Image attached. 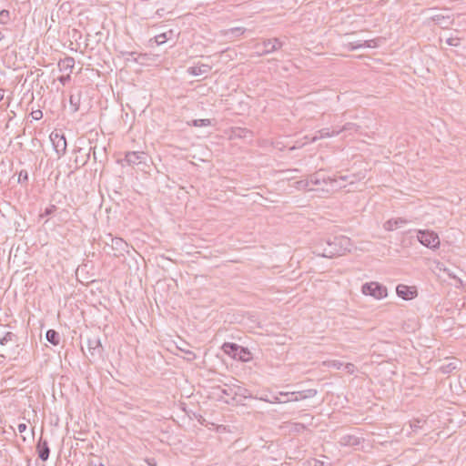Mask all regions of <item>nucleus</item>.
Here are the masks:
<instances>
[{"instance_id":"nucleus-6","label":"nucleus","mask_w":466,"mask_h":466,"mask_svg":"<svg viewBox=\"0 0 466 466\" xmlns=\"http://www.w3.org/2000/svg\"><path fill=\"white\" fill-rule=\"evenodd\" d=\"M50 139L58 157H60L66 151V140L65 136L59 133H52L50 135Z\"/></svg>"},{"instance_id":"nucleus-4","label":"nucleus","mask_w":466,"mask_h":466,"mask_svg":"<svg viewBox=\"0 0 466 466\" xmlns=\"http://www.w3.org/2000/svg\"><path fill=\"white\" fill-rule=\"evenodd\" d=\"M418 240L423 246L436 249L440 247V238L437 233L431 230H418Z\"/></svg>"},{"instance_id":"nucleus-49","label":"nucleus","mask_w":466,"mask_h":466,"mask_svg":"<svg viewBox=\"0 0 466 466\" xmlns=\"http://www.w3.org/2000/svg\"><path fill=\"white\" fill-rule=\"evenodd\" d=\"M0 356L1 357H5V350L0 349Z\"/></svg>"},{"instance_id":"nucleus-37","label":"nucleus","mask_w":466,"mask_h":466,"mask_svg":"<svg viewBox=\"0 0 466 466\" xmlns=\"http://www.w3.org/2000/svg\"><path fill=\"white\" fill-rule=\"evenodd\" d=\"M70 104L71 106H73V111L76 112L78 110V105H77V101H75V97L73 96H70Z\"/></svg>"},{"instance_id":"nucleus-13","label":"nucleus","mask_w":466,"mask_h":466,"mask_svg":"<svg viewBox=\"0 0 466 466\" xmlns=\"http://www.w3.org/2000/svg\"><path fill=\"white\" fill-rule=\"evenodd\" d=\"M431 20H432L436 25H439L442 28L448 27L451 23L452 19L450 15L444 14H435L431 15Z\"/></svg>"},{"instance_id":"nucleus-24","label":"nucleus","mask_w":466,"mask_h":466,"mask_svg":"<svg viewBox=\"0 0 466 466\" xmlns=\"http://www.w3.org/2000/svg\"><path fill=\"white\" fill-rule=\"evenodd\" d=\"M123 57H125L126 61H133L138 62V58L145 56V55H137L136 52H121Z\"/></svg>"},{"instance_id":"nucleus-10","label":"nucleus","mask_w":466,"mask_h":466,"mask_svg":"<svg viewBox=\"0 0 466 466\" xmlns=\"http://www.w3.org/2000/svg\"><path fill=\"white\" fill-rule=\"evenodd\" d=\"M378 41H379V39L348 42V43L344 44V46L347 50H350V51L363 48V47L373 48V47L378 46Z\"/></svg>"},{"instance_id":"nucleus-39","label":"nucleus","mask_w":466,"mask_h":466,"mask_svg":"<svg viewBox=\"0 0 466 466\" xmlns=\"http://www.w3.org/2000/svg\"><path fill=\"white\" fill-rule=\"evenodd\" d=\"M28 179V175H27V172L25 171V170H22L20 173H19V181H25Z\"/></svg>"},{"instance_id":"nucleus-33","label":"nucleus","mask_w":466,"mask_h":466,"mask_svg":"<svg viewBox=\"0 0 466 466\" xmlns=\"http://www.w3.org/2000/svg\"><path fill=\"white\" fill-rule=\"evenodd\" d=\"M460 41L461 39L459 37H450L446 42L449 46H458L460 45Z\"/></svg>"},{"instance_id":"nucleus-3","label":"nucleus","mask_w":466,"mask_h":466,"mask_svg":"<svg viewBox=\"0 0 466 466\" xmlns=\"http://www.w3.org/2000/svg\"><path fill=\"white\" fill-rule=\"evenodd\" d=\"M361 291L365 296H371L376 299H382L388 296L387 288L375 281L364 283Z\"/></svg>"},{"instance_id":"nucleus-52","label":"nucleus","mask_w":466,"mask_h":466,"mask_svg":"<svg viewBox=\"0 0 466 466\" xmlns=\"http://www.w3.org/2000/svg\"><path fill=\"white\" fill-rule=\"evenodd\" d=\"M287 399H294L295 396H287Z\"/></svg>"},{"instance_id":"nucleus-40","label":"nucleus","mask_w":466,"mask_h":466,"mask_svg":"<svg viewBox=\"0 0 466 466\" xmlns=\"http://www.w3.org/2000/svg\"><path fill=\"white\" fill-rule=\"evenodd\" d=\"M305 429V426L301 423H294V431L299 432Z\"/></svg>"},{"instance_id":"nucleus-34","label":"nucleus","mask_w":466,"mask_h":466,"mask_svg":"<svg viewBox=\"0 0 466 466\" xmlns=\"http://www.w3.org/2000/svg\"><path fill=\"white\" fill-rule=\"evenodd\" d=\"M455 369H456V366L454 365V363H451V362L441 367V370L444 373H449V372L452 371Z\"/></svg>"},{"instance_id":"nucleus-53","label":"nucleus","mask_w":466,"mask_h":466,"mask_svg":"<svg viewBox=\"0 0 466 466\" xmlns=\"http://www.w3.org/2000/svg\"><path fill=\"white\" fill-rule=\"evenodd\" d=\"M338 187H344V186H343V185H341V184H339V185H338Z\"/></svg>"},{"instance_id":"nucleus-23","label":"nucleus","mask_w":466,"mask_h":466,"mask_svg":"<svg viewBox=\"0 0 466 466\" xmlns=\"http://www.w3.org/2000/svg\"><path fill=\"white\" fill-rule=\"evenodd\" d=\"M46 339L53 345H58L60 341L59 334L54 329H48L46 334Z\"/></svg>"},{"instance_id":"nucleus-44","label":"nucleus","mask_w":466,"mask_h":466,"mask_svg":"<svg viewBox=\"0 0 466 466\" xmlns=\"http://www.w3.org/2000/svg\"><path fill=\"white\" fill-rule=\"evenodd\" d=\"M259 400H263V401H266V402H268L270 403V400H272V397L271 398H268L267 396L265 397H260Z\"/></svg>"},{"instance_id":"nucleus-41","label":"nucleus","mask_w":466,"mask_h":466,"mask_svg":"<svg viewBox=\"0 0 466 466\" xmlns=\"http://www.w3.org/2000/svg\"><path fill=\"white\" fill-rule=\"evenodd\" d=\"M185 353L187 355V360H195L196 359V354L193 351L187 350V351H185Z\"/></svg>"},{"instance_id":"nucleus-2","label":"nucleus","mask_w":466,"mask_h":466,"mask_svg":"<svg viewBox=\"0 0 466 466\" xmlns=\"http://www.w3.org/2000/svg\"><path fill=\"white\" fill-rule=\"evenodd\" d=\"M354 176H339L336 177H323L319 172L314 173L309 176V181L310 185L321 186L323 184L328 185L330 184L333 187V184H337L339 181L345 182L349 181L350 184L353 183Z\"/></svg>"},{"instance_id":"nucleus-15","label":"nucleus","mask_w":466,"mask_h":466,"mask_svg":"<svg viewBox=\"0 0 466 466\" xmlns=\"http://www.w3.org/2000/svg\"><path fill=\"white\" fill-rule=\"evenodd\" d=\"M75 66V59L70 56H66L58 62L59 70L63 73L71 74Z\"/></svg>"},{"instance_id":"nucleus-36","label":"nucleus","mask_w":466,"mask_h":466,"mask_svg":"<svg viewBox=\"0 0 466 466\" xmlns=\"http://www.w3.org/2000/svg\"><path fill=\"white\" fill-rule=\"evenodd\" d=\"M59 82H61L63 85H66V82H68L70 80V74L68 73H66V75L64 76H61L59 78H58Z\"/></svg>"},{"instance_id":"nucleus-50","label":"nucleus","mask_w":466,"mask_h":466,"mask_svg":"<svg viewBox=\"0 0 466 466\" xmlns=\"http://www.w3.org/2000/svg\"><path fill=\"white\" fill-rule=\"evenodd\" d=\"M240 356H245V357H248L249 359V352L248 351V354L240 353Z\"/></svg>"},{"instance_id":"nucleus-1","label":"nucleus","mask_w":466,"mask_h":466,"mask_svg":"<svg viewBox=\"0 0 466 466\" xmlns=\"http://www.w3.org/2000/svg\"><path fill=\"white\" fill-rule=\"evenodd\" d=\"M351 241L345 236H335L326 239H317L313 244V252L324 258L342 256L351 249Z\"/></svg>"},{"instance_id":"nucleus-31","label":"nucleus","mask_w":466,"mask_h":466,"mask_svg":"<svg viewBox=\"0 0 466 466\" xmlns=\"http://www.w3.org/2000/svg\"><path fill=\"white\" fill-rule=\"evenodd\" d=\"M167 40V37L165 33L155 36V42L157 46L164 44Z\"/></svg>"},{"instance_id":"nucleus-54","label":"nucleus","mask_w":466,"mask_h":466,"mask_svg":"<svg viewBox=\"0 0 466 466\" xmlns=\"http://www.w3.org/2000/svg\"><path fill=\"white\" fill-rule=\"evenodd\" d=\"M148 464H149L150 466H156V464H153V463H150V462H149Z\"/></svg>"},{"instance_id":"nucleus-27","label":"nucleus","mask_w":466,"mask_h":466,"mask_svg":"<svg viewBox=\"0 0 466 466\" xmlns=\"http://www.w3.org/2000/svg\"><path fill=\"white\" fill-rule=\"evenodd\" d=\"M192 125L197 127H208L211 125L210 119H195L192 121Z\"/></svg>"},{"instance_id":"nucleus-22","label":"nucleus","mask_w":466,"mask_h":466,"mask_svg":"<svg viewBox=\"0 0 466 466\" xmlns=\"http://www.w3.org/2000/svg\"><path fill=\"white\" fill-rule=\"evenodd\" d=\"M15 335L10 331L4 332L0 334V347H4L8 345L9 343H15Z\"/></svg>"},{"instance_id":"nucleus-32","label":"nucleus","mask_w":466,"mask_h":466,"mask_svg":"<svg viewBox=\"0 0 466 466\" xmlns=\"http://www.w3.org/2000/svg\"><path fill=\"white\" fill-rule=\"evenodd\" d=\"M343 369L349 374H353L356 370V367L352 363L343 364Z\"/></svg>"},{"instance_id":"nucleus-43","label":"nucleus","mask_w":466,"mask_h":466,"mask_svg":"<svg viewBox=\"0 0 466 466\" xmlns=\"http://www.w3.org/2000/svg\"><path fill=\"white\" fill-rule=\"evenodd\" d=\"M410 427H411V428H413V429H414V431H416L418 428H420V420H418V421H416V422L412 423V424L410 425Z\"/></svg>"},{"instance_id":"nucleus-47","label":"nucleus","mask_w":466,"mask_h":466,"mask_svg":"<svg viewBox=\"0 0 466 466\" xmlns=\"http://www.w3.org/2000/svg\"><path fill=\"white\" fill-rule=\"evenodd\" d=\"M5 15H8V12H7V11H2V12L0 13V16L5 17Z\"/></svg>"},{"instance_id":"nucleus-8","label":"nucleus","mask_w":466,"mask_h":466,"mask_svg":"<svg viewBox=\"0 0 466 466\" xmlns=\"http://www.w3.org/2000/svg\"><path fill=\"white\" fill-rule=\"evenodd\" d=\"M147 155L143 151H130L126 154L125 160L128 165L146 163Z\"/></svg>"},{"instance_id":"nucleus-46","label":"nucleus","mask_w":466,"mask_h":466,"mask_svg":"<svg viewBox=\"0 0 466 466\" xmlns=\"http://www.w3.org/2000/svg\"><path fill=\"white\" fill-rule=\"evenodd\" d=\"M5 96V91L3 89H0V102L4 99Z\"/></svg>"},{"instance_id":"nucleus-35","label":"nucleus","mask_w":466,"mask_h":466,"mask_svg":"<svg viewBox=\"0 0 466 466\" xmlns=\"http://www.w3.org/2000/svg\"><path fill=\"white\" fill-rule=\"evenodd\" d=\"M248 134H250V132L241 128H238L235 131V135L239 137H246Z\"/></svg>"},{"instance_id":"nucleus-26","label":"nucleus","mask_w":466,"mask_h":466,"mask_svg":"<svg viewBox=\"0 0 466 466\" xmlns=\"http://www.w3.org/2000/svg\"><path fill=\"white\" fill-rule=\"evenodd\" d=\"M323 365L329 368H333L336 370H340L343 368V363L339 360H327L323 361Z\"/></svg>"},{"instance_id":"nucleus-45","label":"nucleus","mask_w":466,"mask_h":466,"mask_svg":"<svg viewBox=\"0 0 466 466\" xmlns=\"http://www.w3.org/2000/svg\"><path fill=\"white\" fill-rule=\"evenodd\" d=\"M314 466H327V465L322 461H315Z\"/></svg>"},{"instance_id":"nucleus-51","label":"nucleus","mask_w":466,"mask_h":466,"mask_svg":"<svg viewBox=\"0 0 466 466\" xmlns=\"http://www.w3.org/2000/svg\"><path fill=\"white\" fill-rule=\"evenodd\" d=\"M4 38V34L0 31V41Z\"/></svg>"},{"instance_id":"nucleus-18","label":"nucleus","mask_w":466,"mask_h":466,"mask_svg":"<svg viewBox=\"0 0 466 466\" xmlns=\"http://www.w3.org/2000/svg\"><path fill=\"white\" fill-rule=\"evenodd\" d=\"M37 451H38V457L43 461H46L49 457V447L46 441H43L40 439L38 444H37Z\"/></svg>"},{"instance_id":"nucleus-5","label":"nucleus","mask_w":466,"mask_h":466,"mask_svg":"<svg viewBox=\"0 0 466 466\" xmlns=\"http://www.w3.org/2000/svg\"><path fill=\"white\" fill-rule=\"evenodd\" d=\"M223 351L233 359L248 361V358L240 356V353L248 354V350L235 343L226 342L222 346Z\"/></svg>"},{"instance_id":"nucleus-29","label":"nucleus","mask_w":466,"mask_h":466,"mask_svg":"<svg viewBox=\"0 0 466 466\" xmlns=\"http://www.w3.org/2000/svg\"><path fill=\"white\" fill-rule=\"evenodd\" d=\"M309 185L310 184L309 179L299 180L296 182V187L298 189H306L309 187Z\"/></svg>"},{"instance_id":"nucleus-12","label":"nucleus","mask_w":466,"mask_h":466,"mask_svg":"<svg viewBox=\"0 0 466 466\" xmlns=\"http://www.w3.org/2000/svg\"><path fill=\"white\" fill-rule=\"evenodd\" d=\"M263 50L259 52V55L269 54L282 46V43L278 38L268 39L262 43Z\"/></svg>"},{"instance_id":"nucleus-14","label":"nucleus","mask_w":466,"mask_h":466,"mask_svg":"<svg viewBox=\"0 0 466 466\" xmlns=\"http://www.w3.org/2000/svg\"><path fill=\"white\" fill-rule=\"evenodd\" d=\"M210 70V66L206 64H198L188 67L187 72L194 76H199L202 75H207L208 73H209Z\"/></svg>"},{"instance_id":"nucleus-28","label":"nucleus","mask_w":466,"mask_h":466,"mask_svg":"<svg viewBox=\"0 0 466 466\" xmlns=\"http://www.w3.org/2000/svg\"><path fill=\"white\" fill-rule=\"evenodd\" d=\"M358 127L353 123H347L345 124L340 129H338V131L344 132V131H357Z\"/></svg>"},{"instance_id":"nucleus-11","label":"nucleus","mask_w":466,"mask_h":466,"mask_svg":"<svg viewBox=\"0 0 466 466\" xmlns=\"http://www.w3.org/2000/svg\"><path fill=\"white\" fill-rule=\"evenodd\" d=\"M396 293L400 298H401L405 300L412 299L417 296V291H416L415 288L409 287L404 284H399L397 286Z\"/></svg>"},{"instance_id":"nucleus-38","label":"nucleus","mask_w":466,"mask_h":466,"mask_svg":"<svg viewBox=\"0 0 466 466\" xmlns=\"http://www.w3.org/2000/svg\"><path fill=\"white\" fill-rule=\"evenodd\" d=\"M32 116H33L34 119L39 120L40 118H42L43 113L40 110L33 111L32 112Z\"/></svg>"},{"instance_id":"nucleus-19","label":"nucleus","mask_w":466,"mask_h":466,"mask_svg":"<svg viewBox=\"0 0 466 466\" xmlns=\"http://www.w3.org/2000/svg\"><path fill=\"white\" fill-rule=\"evenodd\" d=\"M224 389H222V392L234 399L236 395H240L242 388L240 386H238L236 384H225Z\"/></svg>"},{"instance_id":"nucleus-17","label":"nucleus","mask_w":466,"mask_h":466,"mask_svg":"<svg viewBox=\"0 0 466 466\" xmlns=\"http://www.w3.org/2000/svg\"><path fill=\"white\" fill-rule=\"evenodd\" d=\"M339 134H340V131H338V130H332V131H329V128H323V129H320L317 132V135L314 136L312 138H311V142H315L319 139H322V138H327V137H335V136H338Z\"/></svg>"},{"instance_id":"nucleus-20","label":"nucleus","mask_w":466,"mask_h":466,"mask_svg":"<svg viewBox=\"0 0 466 466\" xmlns=\"http://www.w3.org/2000/svg\"><path fill=\"white\" fill-rule=\"evenodd\" d=\"M111 246L114 249H116L119 253L127 251V243L120 238H111Z\"/></svg>"},{"instance_id":"nucleus-30","label":"nucleus","mask_w":466,"mask_h":466,"mask_svg":"<svg viewBox=\"0 0 466 466\" xmlns=\"http://www.w3.org/2000/svg\"><path fill=\"white\" fill-rule=\"evenodd\" d=\"M285 395H279V392L277 395L272 396V400H270V403H286L289 400H282L281 397H284Z\"/></svg>"},{"instance_id":"nucleus-16","label":"nucleus","mask_w":466,"mask_h":466,"mask_svg":"<svg viewBox=\"0 0 466 466\" xmlns=\"http://www.w3.org/2000/svg\"><path fill=\"white\" fill-rule=\"evenodd\" d=\"M405 224H407L406 219H403L401 218H391L384 223L383 228L385 230L392 231L402 227Z\"/></svg>"},{"instance_id":"nucleus-9","label":"nucleus","mask_w":466,"mask_h":466,"mask_svg":"<svg viewBox=\"0 0 466 466\" xmlns=\"http://www.w3.org/2000/svg\"><path fill=\"white\" fill-rule=\"evenodd\" d=\"M87 349L91 357H99L102 352V344L99 337L93 336L87 339Z\"/></svg>"},{"instance_id":"nucleus-21","label":"nucleus","mask_w":466,"mask_h":466,"mask_svg":"<svg viewBox=\"0 0 466 466\" xmlns=\"http://www.w3.org/2000/svg\"><path fill=\"white\" fill-rule=\"evenodd\" d=\"M339 442L341 446H356L360 443V440L353 435H345L339 439Z\"/></svg>"},{"instance_id":"nucleus-25","label":"nucleus","mask_w":466,"mask_h":466,"mask_svg":"<svg viewBox=\"0 0 466 466\" xmlns=\"http://www.w3.org/2000/svg\"><path fill=\"white\" fill-rule=\"evenodd\" d=\"M246 29L243 27H233L228 30H226L223 32V35L228 36L229 35H240L245 33Z\"/></svg>"},{"instance_id":"nucleus-48","label":"nucleus","mask_w":466,"mask_h":466,"mask_svg":"<svg viewBox=\"0 0 466 466\" xmlns=\"http://www.w3.org/2000/svg\"><path fill=\"white\" fill-rule=\"evenodd\" d=\"M5 15H8V12H7V11H2V12L0 13V16L5 17Z\"/></svg>"},{"instance_id":"nucleus-7","label":"nucleus","mask_w":466,"mask_h":466,"mask_svg":"<svg viewBox=\"0 0 466 466\" xmlns=\"http://www.w3.org/2000/svg\"><path fill=\"white\" fill-rule=\"evenodd\" d=\"M279 395H285V396H295L294 399H288V400L290 401H299L305 399L313 398L317 395V390L314 389H309L306 390L301 391H292V392H284L280 391Z\"/></svg>"},{"instance_id":"nucleus-42","label":"nucleus","mask_w":466,"mask_h":466,"mask_svg":"<svg viewBox=\"0 0 466 466\" xmlns=\"http://www.w3.org/2000/svg\"><path fill=\"white\" fill-rule=\"evenodd\" d=\"M17 429H18V431L20 433H22V432L25 431V430L27 429V426L25 423H20V424H18Z\"/></svg>"}]
</instances>
